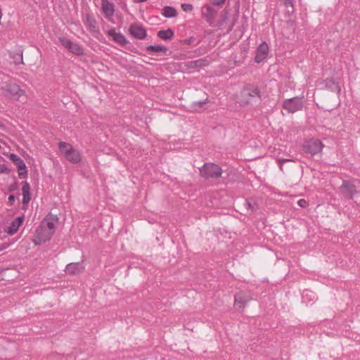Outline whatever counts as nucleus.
Segmentation results:
<instances>
[{"label":"nucleus","mask_w":360,"mask_h":360,"mask_svg":"<svg viewBox=\"0 0 360 360\" xmlns=\"http://www.w3.org/2000/svg\"><path fill=\"white\" fill-rule=\"evenodd\" d=\"M6 96L22 102L26 101L25 91L14 83H5L1 87Z\"/></svg>","instance_id":"nucleus-1"},{"label":"nucleus","mask_w":360,"mask_h":360,"mask_svg":"<svg viewBox=\"0 0 360 360\" xmlns=\"http://www.w3.org/2000/svg\"><path fill=\"white\" fill-rule=\"evenodd\" d=\"M268 53V45L265 42H263L257 48V54L255 57V61L257 63H259L267 56Z\"/></svg>","instance_id":"nucleus-15"},{"label":"nucleus","mask_w":360,"mask_h":360,"mask_svg":"<svg viewBox=\"0 0 360 360\" xmlns=\"http://www.w3.org/2000/svg\"><path fill=\"white\" fill-rule=\"evenodd\" d=\"M243 97L242 103L243 104H250L255 97L260 98V92L258 87L249 85L243 88L241 91Z\"/></svg>","instance_id":"nucleus-4"},{"label":"nucleus","mask_w":360,"mask_h":360,"mask_svg":"<svg viewBox=\"0 0 360 360\" xmlns=\"http://www.w3.org/2000/svg\"><path fill=\"white\" fill-rule=\"evenodd\" d=\"M204 65V61L201 59L193 60L189 62L188 67L190 68H198V67H202Z\"/></svg>","instance_id":"nucleus-27"},{"label":"nucleus","mask_w":360,"mask_h":360,"mask_svg":"<svg viewBox=\"0 0 360 360\" xmlns=\"http://www.w3.org/2000/svg\"><path fill=\"white\" fill-rule=\"evenodd\" d=\"M84 269L83 262L70 263L66 266L65 272L68 274L75 275L82 273Z\"/></svg>","instance_id":"nucleus-14"},{"label":"nucleus","mask_w":360,"mask_h":360,"mask_svg":"<svg viewBox=\"0 0 360 360\" xmlns=\"http://www.w3.org/2000/svg\"><path fill=\"white\" fill-rule=\"evenodd\" d=\"M103 13L105 18L110 19L115 13V6L108 0H101Z\"/></svg>","instance_id":"nucleus-13"},{"label":"nucleus","mask_w":360,"mask_h":360,"mask_svg":"<svg viewBox=\"0 0 360 360\" xmlns=\"http://www.w3.org/2000/svg\"><path fill=\"white\" fill-rule=\"evenodd\" d=\"M129 33L138 39H143L146 35V30L142 26L136 23H133L130 25L129 29Z\"/></svg>","instance_id":"nucleus-11"},{"label":"nucleus","mask_w":360,"mask_h":360,"mask_svg":"<svg viewBox=\"0 0 360 360\" xmlns=\"http://www.w3.org/2000/svg\"><path fill=\"white\" fill-rule=\"evenodd\" d=\"M215 5H220L223 4L225 0H212Z\"/></svg>","instance_id":"nucleus-35"},{"label":"nucleus","mask_w":360,"mask_h":360,"mask_svg":"<svg viewBox=\"0 0 360 360\" xmlns=\"http://www.w3.org/2000/svg\"><path fill=\"white\" fill-rule=\"evenodd\" d=\"M207 98H205V100H204L202 101L193 102L192 104V106L195 109H197L198 108H201L202 107V105L207 103Z\"/></svg>","instance_id":"nucleus-29"},{"label":"nucleus","mask_w":360,"mask_h":360,"mask_svg":"<svg viewBox=\"0 0 360 360\" xmlns=\"http://www.w3.org/2000/svg\"><path fill=\"white\" fill-rule=\"evenodd\" d=\"M15 59V63H22V53L20 51V53H16V55L13 57Z\"/></svg>","instance_id":"nucleus-31"},{"label":"nucleus","mask_w":360,"mask_h":360,"mask_svg":"<svg viewBox=\"0 0 360 360\" xmlns=\"http://www.w3.org/2000/svg\"><path fill=\"white\" fill-rule=\"evenodd\" d=\"M244 205L250 212H253L258 209L257 204L251 200H245Z\"/></svg>","instance_id":"nucleus-24"},{"label":"nucleus","mask_w":360,"mask_h":360,"mask_svg":"<svg viewBox=\"0 0 360 360\" xmlns=\"http://www.w3.org/2000/svg\"><path fill=\"white\" fill-rule=\"evenodd\" d=\"M276 162H277L278 165H279V167H280L281 170L283 171V165H284V163L285 162H293L294 160H291V159L278 158V159H277Z\"/></svg>","instance_id":"nucleus-28"},{"label":"nucleus","mask_w":360,"mask_h":360,"mask_svg":"<svg viewBox=\"0 0 360 360\" xmlns=\"http://www.w3.org/2000/svg\"><path fill=\"white\" fill-rule=\"evenodd\" d=\"M147 0H134V2L136 3H143L146 1Z\"/></svg>","instance_id":"nucleus-37"},{"label":"nucleus","mask_w":360,"mask_h":360,"mask_svg":"<svg viewBox=\"0 0 360 360\" xmlns=\"http://www.w3.org/2000/svg\"><path fill=\"white\" fill-rule=\"evenodd\" d=\"M332 86H333V89L334 91H337V94H339L340 91V86H339V84L338 83H335L334 82H332Z\"/></svg>","instance_id":"nucleus-34"},{"label":"nucleus","mask_w":360,"mask_h":360,"mask_svg":"<svg viewBox=\"0 0 360 360\" xmlns=\"http://www.w3.org/2000/svg\"><path fill=\"white\" fill-rule=\"evenodd\" d=\"M323 147V145L321 141L318 139L311 140L304 145V150L311 155H315L320 153L322 150Z\"/></svg>","instance_id":"nucleus-9"},{"label":"nucleus","mask_w":360,"mask_h":360,"mask_svg":"<svg viewBox=\"0 0 360 360\" xmlns=\"http://www.w3.org/2000/svg\"><path fill=\"white\" fill-rule=\"evenodd\" d=\"M3 127V124H1V122H0V127Z\"/></svg>","instance_id":"nucleus-38"},{"label":"nucleus","mask_w":360,"mask_h":360,"mask_svg":"<svg viewBox=\"0 0 360 360\" xmlns=\"http://www.w3.org/2000/svg\"><path fill=\"white\" fill-rule=\"evenodd\" d=\"M297 204L301 207H306L308 205V202L304 199L299 200Z\"/></svg>","instance_id":"nucleus-33"},{"label":"nucleus","mask_w":360,"mask_h":360,"mask_svg":"<svg viewBox=\"0 0 360 360\" xmlns=\"http://www.w3.org/2000/svg\"><path fill=\"white\" fill-rule=\"evenodd\" d=\"M108 35L112 38V39L120 45H125L127 41L125 37L120 32H116L115 30L110 29L108 32Z\"/></svg>","instance_id":"nucleus-18"},{"label":"nucleus","mask_w":360,"mask_h":360,"mask_svg":"<svg viewBox=\"0 0 360 360\" xmlns=\"http://www.w3.org/2000/svg\"><path fill=\"white\" fill-rule=\"evenodd\" d=\"M221 168L214 163L207 162L200 168V174L205 179H217L221 176Z\"/></svg>","instance_id":"nucleus-3"},{"label":"nucleus","mask_w":360,"mask_h":360,"mask_svg":"<svg viewBox=\"0 0 360 360\" xmlns=\"http://www.w3.org/2000/svg\"><path fill=\"white\" fill-rule=\"evenodd\" d=\"M10 169L5 164L0 165V174H8Z\"/></svg>","instance_id":"nucleus-32"},{"label":"nucleus","mask_w":360,"mask_h":360,"mask_svg":"<svg viewBox=\"0 0 360 360\" xmlns=\"http://www.w3.org/2000/svg\"><path fill=\"white\" fill-rule=\"evenodd\" d=\"M58 218L57 215L49 213L45 219L41 221V225L49 231L54 233L55 232V224L58 222Z\"/></svg>","instance_id":"nucleus-12"},{"label":"nucleus","mask_w":360,"mask_h":360,"mask_svg":"<svg viewBox=\"0 0 360 360\" xmlns=\"http://www.w3.org/2000/svg\"><path fill=\"white\" fill-rule=\"evenodd\" d=\"M53 235V233L49 230H47L44 227H42L41 225H40L39 229L37 231V237L39 240L40 242H46L49 240L51 237Z\"/></svg>","instance_id":"nucleus-17"},{"label":"nucleus","mask_w":360,"mask_h":360,"mask_svg":"<svg viewBox=\"0 0 360 360\" xmlns=\"http://www.w3.org/2000/svg\"><path fill=\"white\" fill-rule=\"evenodd\" d=\"M22 204L27 205L31 199L30 197V184L27 181H24L22 183Z\"/></svg>","instance_id":"nucleus-19"},{"label":"nucleus","mask_w":360,"mask_h":360,"mask_svg":"<svg viewBox=\"0 0 360 360\" xmlns=\"http://www.w3.org/2000/svg\"><path fill=\"white\" fill-rule=\"evenodd\" d=\"M86 25L87 26L94 30L95 29L96 27V20H94V18L91 16L90 15H86Z\"/></svg>","instance_id":"nucleus-25"},{"label":"nucleus","mask_w":360,"mask_h":360,"mask_svg":"<svg viewBox=\"0 0 360 360\" xmlns=\"http://www.w3.org/2000/svg\"><path fill=\"white\" fill-rule=\"evenodd\" d=\"M201 12L203 17L206 18L209 23L211 24L213 22L217 11L212 6L210 5H205L202 7Z\"/></svg>","instance_id":"nucleus-16"},{"label":"nucleus","mask_w":360,"mask_h":360,"mask_svg":"<svg viewBox=\"0 0 360 360\" xmlns=\"http://www.w3.org/2000/svg\"><path fill=\"white\" fill-rule=\"evenodd\" d=\"M340 190L342 195L349 199H352L354 195L357 192L355 186L347 181H343Z\"/></svg>","instance_id":"nucleus-10"},{"label":"nucleus","mask_w":360,"mask_h":360,"mask_svg":"<svg viewBox=\"0 0 360 360\" xmlns=\"http://www.w3.org/2000/svg\"><path fill=\"white\" fill-rule=\"evenodd\" d=\"M58 39L61 44L72 53L76 56L84 54V49L78 44L74 43L65 37H60Z\"/></svg>","instance_id":"nucleus-6"},{"label":"nucleus","mask_w":360,"mask_h":360,"mask_svg":"<svg viewBox=\"0 0 360 360\" xmlns=\"http://www.w3.org/2000/svg\"><path fill=\"white\" fill-rule=\"evenodd\" d=\"M302 107L303 101L301 98L298 97L287 99L283 103V108L291 113L300 110Z\"/></svg>","instance_id":"nucleus-5"},{"label":"nucleus","mask_w":360,"mask_h":360,"mask_svg":"<svg viewBox=\"0 0 360 360\" xmlns=\"http://www.w3.org/2000/svg\"><path fill=\"white\" fill-rule=\"evenodd\" d=\"M8 200L10 202H13L15 201V196L13 195H10L8 197Z\"/></svg>","instance_id":"nucleus-36"},{"label":"nucleus","mask_w":360,"mask_h":360,"mask_svg":"<svg viewBox=\"0 0 360 360\" xmlns=\"http://www.w3.org/2000/svg\"><path fill=\"white\" fill-rule=\"evenodd\" d=\"M146 50L148 53H153V52H163L166 53L167 51V48L165 46L161 45H150L146 48Z\"/></svg>","instance_id":"nucleus-23"},{"label":"nucleus","mask_w":360,"mask_h":360,"mask_svg":"<svg viewBox=\"0 0 360 360\" xmlns=\"http://www.w3.org/2000/svg\"><path fill=\"white\" fill-rule=\"evenodd\" d=\"M193 6L190 4H182L181 8L184 11L188 12L191 11L193 10Z\"/></svg>","instance_id":"nucleus-30"},{"label":"nucleus","mask_w":360,"mask_h":360,"mask_svg":"<svg viewBox=\"0 0 360 360\" xmlns=\"http://www.w3.org/2000/svg\"><path fill=\"white\" fill-rule=\"evenodd\" d=\"M59 148L65 158L72 163H78L81 161V155L72 145L66 142H60Z\"/></svg>","instance_id":"nucleus-2"},{"label":"nucleus","mask_w":360,"mask_h":360,"mask_svg":"<svg viewBox=\"0 0 360 360\" xmlns=\"http://www.w3.org/2000/svg\"><path fill=\"white\" fill-rule=\"evenodd\" d=\"M234 297V307L237 309H243L245 307V304L252 300L251 296L243 291L237 292Z\"/></svg>","instance_id":"nucleus-7"},{"label":"nucleus","mask_w":360,"mask_h":360,"mask_svg":"<svg viewBox=\"0 0 360 360\" xmlns=\"http://www.w3.org/2000/svg\"><path fill=\"white\" fill-rule=\"evenodd\" d=\"M283 4L287 8V12L288 14L292 13L293 12V4L292 0H283Z\"/></svg>","instance_id":"nucleus-26"},{"label":"nucleus","mask_w":360,"mask_h":360,"mask_svg":"<svg viewBox=\"0 0 360 360\" xmlns=\"http://www.w3.org/2000/svg\"><path fill=\"white\" fill-rule=\"evenodd\" d=\"M174 33L170 28L166 30H160L158 32V37L163 40H170L173 38Z\"/></svg>","instance_id":"nucleus-21"},{"label":"nucleus","mask_w":360,"mask_h":360,"mask_svg":"<svg viewBox=\"0 0 360 360\" xmlns=\"http://www.w3.org/2000/svg\"><path fill=\"white\" fill-rule=\"evenodd\" d=\"M162 14L165 18H173L177 15V12L174 7L165 6L162 8Z\"/></svg>","instance_id":"nucleus-22"},{"label":"nucleus","mask_w":360,"mask_h":360,"mask_svg":"<svg viewBox=\"0 0 360 360\" xmlns=\"http://www.w3.org/2000/svg\"><path fill=\"white\" fill-rule=\"evenodd\" d=\"M10 160L14 162L18 170V175L20 178H24L27 175V168L24 161L17 155L11 153L9 155Z\"/></svg>","instance_id":"nucleus-8"},{"label":"nucleus","mask_w":360,"mask_h":360,"mask_svg":"<svg viewBox=\"0 0 360 360\" xmlns=\"http://www.w3.org/2000/svg\"><path fill=\"white\" fill-rule=\"evenodd\" d=\"M24 220V217H17L11 224L10 226L8 227L7 232L9 234H14L18 230L20 226L22 224Z\"/></svg>","instance_id":"nucleus-20"}]
</instances>
